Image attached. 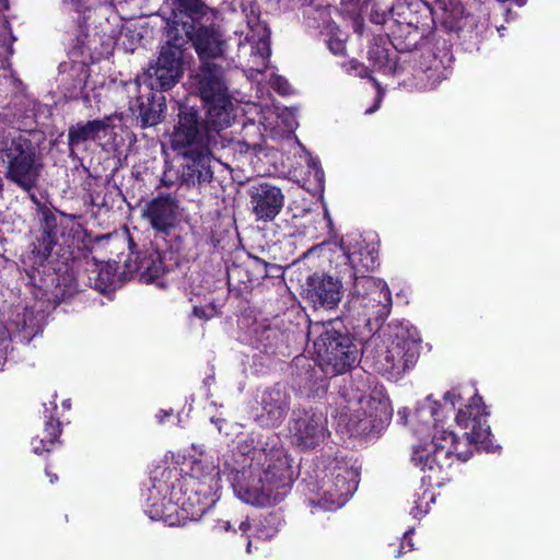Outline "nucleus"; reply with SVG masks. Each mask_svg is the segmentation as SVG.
Instances as JSON below:
<instances>
[{
    "mask_svg": "<svg viewBox=\"0 0 560 560\" xmlns=\"http://www.w3.org/2000/svg\"><path fill=\"white\" fill-rule=\"evenodd\" d=\"M439 402L428 397L410 413L407 408L398 410L402 424H410L415 431L422 432L433 428L434 433L430 443L413 448L412 462L423 471L436 472L447 468L453 463V456L465 462L471 456L470 446L482 443L490 433L487 423L488 412L482 398L475 394L470 402L460 408L456 415L457 425L464 430L463 439L454 432L438 428Z\"/></svg>",
    "mask_w": 560,
    "mask_h": 560,
    "instance_id": "nucleus-1",
    "label": "nucleus"
},
{
    "mask_svg": "<svg viewBox=\"0 0 560 560\" xmlns=\"http://www.w3.org/2000/svg\"><path fill=\"white\" fill-rule=\"evenodd\" d=\"M255 477L247 487L235 488V494L244 503L268 508L280 503L293 483L291 459L273 436L253 452Z\"/></svg>",
    "mask_w": 560,
    "mask_h": 560,
    "instance_id": "nucleus-2",
    "label": "nucleus"
},
{
    "mask_svg": "<svg viewBox=\"0 0 560 560\" xmlns=\"http://www.w3.org/2000/svg\"><path fill=\"white\" fill-rule=\"evenodd\" d=\"M0 161L7 179L23 190L37 187L44 164L36 145L23 135L0 139Z\"/></svg>",
    "mask_w": 560,
    "mask_h": 560,
    "instance_id": "nucleus-3",
    "label": "nucleus"
},
{
    "mask_svg": "<svg viewBox=\"0 0 560 560\" xmlns=\"http://www.w3.org/2000/svg\"><path fill=\"white\" fill-rule=\"evenodd\" d=\"M316 334L314 352L322 370L338 375L347 372L357 360V347L347 334L336 329L331 323L315 324L308 336Z\"/></svg>",
    "mask_w": 560,
    "mask_h": 560,
    "instance_id": "nucleus-4",
    "label": "nucleus"
},
{
    "mask_svg": "<svg viewBox=\"0 0 560 560\" xmlns=\"http://www.w3.org/2000/svg\"><path fill=\"white\" fill-rule=\"evenodd\" d=\"M364 353L377 373L389 381H397L416 364L419 342L408 331L401 330L387 345L377 347L373 353L365 348Z\"/></svg>",
    "mask_w": 560,
    "mask_h": 560,
    "instance_id": "nucleus-5",
    "label": "nucleus"
},
{
    "mask_svg": "<svg viewBox=\"0 0 560 560\" xmlns=\"http://www.w3.org/2000/svg\"><path fill=\"white\" fill-rule=\"evenodd\" d=\"M171 142L174 150H186L185 152L213 151L225 147L221 135L208 131L198 110L184 105L179 107L178 122L172 133Z\"/></svg>",
    "mask_w": 560,
    "mask_h": 560,
    "instance_id": "nucleus-6",
    "label": "nucleus"
},
{
    "mask_svg": "<svg viewBox=\"0 0 560 560\" xmlns=\"http://www.w3.org/2000/svg\"><path fill=\"white\" fill-rule=\"evenodd\" d=\"M346 409L342 417L347 420L348 431L353 435L380 431L392 416L387 400L365 395H355L349 399Z\"/></svg>",
    "mask_w": 560,
    "mask_h": 560,
    "instance_id": "nucleus-7",
    "label": "nucleus"
},
{
    "mask_svg": "<svg viewBox=\"0 0 560 560\" xmlns=\"http://www.w3.org/2000/svg\"><path fill=\"white\" fill-rule=\"evenodd\" d=\"M350 303L362 308L369 320L384 319L392 307V294L385 281L373 277H357L350 293Z\"/></svg>",
    "mask_w": 560,
    "mask_h": 560,
    "instance_id": "nucleus-8",
    "label": "nucleus"
},
{
    "mask_svg": "<svg viewBox=\"0 0 560 560\" xmlns=\"http://www.w3.org/2000/svg\"><path fill=\"white\" fill-rule=\"evenodd\" d=\"M328 470L329 475L323 481V499L319 504L324 509L336 510L343 506L358 489L360 472L342 460H334Z\"/></svg>",
    "mask_w": 560,
    "mask_h": 560,
    "instance_id": "nucleus-9",
    "label": "nucleus"
},
{
    "mask_svg": "<svg viewBox=\"0 0 560 560\" xmlns=\"http://www.w3.org/2000/svg\"><path fill=\"white\" fill-rule=\"evenodd\" d=\"M290 431L295 444L302 448H314L329 435L326 417L313 409L295 411Z\"/></svg>",
    "mask_w": 560,
    "mask_h": 560,
    "instance_id": "nucleus-10",
    "label": "nucleus"
},
{
    "mask_svg": "<svg viewBox=\"0 0 560 560\" xmlns=\"http://www.w3.org/2000/svg\"><path fill=\"white\" fill-rule=\"evenodd\" d=\"M184 31L201 62L223 57L226 42L219 25L202 21L184 23Z\"/></svg>",
    "mask_w": 560,
    "mask_h": 560,
    "instance_id": "nucleus-11",
    "label": "nucleus"
},
{
    "mask_svg": "<svg viewBox=\"0 0 560 560\" xmlns=\"http://www.w3.org/2000/svg\"><path fill=\"white\" fill-rule=\"evenodd\" d=\"M252 213L256 221L270 222L281 212L284 206V194L281 188L262 182L252 185L248 189Z\"/></svg>",
    "mask_w": 560,
    "mask_h": 560,
    "instance_id": "nucleus-12",
    "label": "nucleus"
},
{
    "mask_svg": "<svg viewBox=\"0 0 560 560\" xmlns=\"http://www.w3.org/2000/svg\"><path fill=\"white\" fill-rule=\"evenodd\" d=\"M142 218L156 234L167 236L179 222L177 200L171 195H159L145 203Z\"/></svg>",
    "mask_w": 560,
    "mask_h": 560,
    "instance_id": "nucleus-13",
    "label": "nucleus"
},
{
    "mask_svg": "<svg viewBox=\"0 0 560 560\" xmlns=\"http://www.w3.org/2000/svg\"><path fill=\"white\" fill-rule=\"evenodd\" d=\"M128 247L131 255L125 261L126 271L130 275H138L142 282L150 283L162 277L166 270L162 253L155 248H148L135 253L137 247L133 240L128 237Z\"/></svg>",
    "mask_w": 560,
    "mask_h": 560,
    "instance_id": "nucleus-14",
    "label": "nucleus"
},
{
    "mask_svg": "<svg viewBox=\"0 0 560 560\" xmlns=\"http://www.w3.org/2000/svg\"><path fill=\"white\" fill-rule=\"evenodd\" d=\"M307 299L315 305L331 310L342 296V283L338 277L328 273H313L306 279Z\"/></svg>",
    "mask_w": 560,
    "mask_h": 560,
    "instance_id": "nucleus-15",
    "label": "nucleus"
},
{
    "mask_svg": "<svg viewBox=\"0 0 560 560\" xmlns=\"http://www.w3.org/2000/svg\"><path fill=\"white\" fill-rule=\"evenodd\" d=\"M191 84L203 102L228 94L224 69L213 61L201 62Z\"/></svg>",
    "mask_w": 560,
    "mask_h": 560,
    "instance_id": "nucleus-16",
    "label": "nucleus"
},
{
    "mask_svg": "<svg viewBox=\"0 0 560 560\" xmlns=\"http://www.w3.org/2000/svg\"><path fill=\"white\" fill-rule=\"evenodd\" d=\"M113 117L106 116L102 119L89 120L86 122H78L68 129V145L72 152L74 148H79L89 141H97L108 136L114 126Z\"/></svg>",
    "mask_w": 560,
    "mask_h": 560,
    "instance_id": "nucleus-17",
    "label": "nucleus"
},
{
    "mask_svg": "<svg viewBox=\"0 0 560 560\" xmlns=\"http://www.w3.org/2000/svg\"><path fill=\"white\" fill-rule=\"evenodd\" d=\"M289 410V397L280 387L267 389L261 398V412L257 420L264 427H278Z\"/></svg>",
    "mask_w": 560,
    "mask_h": 560,
    "instance_id": "nucleus-18",
    "label": "nucleus"
},
{
    "mask_svg": "<svg viewBox=\"0 0 560 560\" xmlns=\"http://www.w3.org/2000/svg\"><path fill=\"white\" fill-rule=\"evenodd\" d=\"M212 151L199 150L183 152L188 159L183 171V180L188 186H201L211 183L213 171L210 165V155Z\"/></svg>",
    "mask_w": 560,
    "mask_h": 560,
    "instance_id": "nucleus-19",
    "label": "nucleus"
},
{
    "mask_svg": "<svg viewBox=\"0 0 560 560\" xmlns=\"http://www.w3.org/2000/svg\"><path fill=\"white\" fill-rule=\"evenodd\" d=\"M203 103L207 108L203 122L208 131L221 135L220 132L228 128L234 119V107L231 98L226 94Z\"/></svg>",
    "mask_w": 560,
    "mask_h": 560,
    "instance_id": "nucleus-20",
    "label": "nucleus"
},
{
    "mask_svg": "<svg viewBox=\"0 0 560 560\" xmlns=\"http://www.w3.org/2000/svg\"><path fill=\"white\" fill-rule=\"evenodd\" d=\"M130 109L138 112V118L143 128L156 126L163 118L165 104L162 98H156V95L150 91L147 95L139 96L135 103L130 104Z\"/></svg>",
    "mask_w": 560,
    "mask_h": 560,
    "instance_id": "nucleus-21",
    "label": "nucleus"
},
{
    "mask_svg": "<svg viewBox=\"0 0 560 560\" xmlns=\"http://www.w3.org/2000/svg\"><path fill=\"white\" fill-rule=\"evenodd\" d=\"M433 13L446 28L453 31L459 27L465 10L460 0H435Z\"/></svg>",
    "mask_w": 560,
    "mask_h": 560,
    "instance_id": "nucleus-22",
    "label": "nucleus"
},
{
    "mask_svg": "<svg viewBox=\"0 0 560 560\" xmlns=\"http://www.w3.org/2000/svg\"><path fill=\"white\" fill-rule=\"evenodd\" d=\"M174 11H178L190 19L191 23L205 20H215L217 12L202 0H172Z\"/></svg>",
    "mask_w": 560,
    "mask_h": 560,
    "instance_id": "nucleus-23",
    "label": "nucleus"
},
{
    "mask_svg": "<svg viewBox=\"0 0 560 560\" xmlns=\"http://www.w3.org/2000/svg\"><path fill=\"white\" fill-rule=\"evenodd\" d=\"M182 72L174 69L163 68L155 63L151 65L145 73L144 78L149 79L150 89L170 90L178 81Z\"/></svg>",
    "mask_w": 560,
    "mask_h": 560,
    "instance_id": "nucleus-24",
    "label": "nucleus"
},
{
    "mask_svg": "<svg viewBox=\"0 0 560 560\" xmlns=\"http://www.w3.org/2000/svg\"><path fill=\"white\" fill-rule=\"evenodd\" d=\"M349 260L353 269V277H368L365 272L373 271L377 266V254L373 248L362 247L349 254Z\"/></svg>",
    "mask_w": 560,
    "mask_h": 560,
    "instance_id": "nucleus-25",
    "label": "nucleus"
},
{
    "mask_svg": "<svg viewBox=\"0 0 560 560\" xmlns=\"http://www.w3.org/2000/svg\"><path fill=\"white\" fill-rule=\"evenodd\" d=\"M60 432V422L58 420L50 419L47 421L43 435L34 439L32 442L34 452L37 454L49 452L50 447L58 440Z\"/></svg>",
    "mask_w": 560,
    "mask_h": 560,
    "instance_id": "nucleus-26",
    "label": "nucleus"
},
{
    "mask_svg": "<svg viewBox=\"0 0 560 560\" xmlns=\"http://www.w3.org/2000/svg\"><path fill=\"white\" fill-rule=\"evenodd\" d=\"M444 69L441 61L433 60V63L422 70L418 75V85L424 90H431L438 86L444 80Z\"/></svg>",
    "mask_w": 560,
    "mask_h": 560,
    "instance_id": "nucleus-27",
    "label": "nucleus"
},
{
    "mask_svg": "<svg viewBox=\"0 0 560 560\" xmlns=\"http://www.w3.org/2000/svg\"><path fill=\"white\" fill-rule=\"evenodd\" d=\"M182 50L178 46L166 44L162 46L155 65L182 72Z\"/></svg>",
    "mask_w": 560,
    "mask_h": 560,
    "instance_id": "nucleus-28",
    "label": "nucleus"
},
{
    "mask_svg": "<svg viewBox=\"0 0 560 560\" xmlns=\"http://www.w3.org/2000/svg\"><path fill=\"white\" fill-rule=\"evenodd\" d=\"M57 237L40 233V236L33 243L32 256L35 264H43L51 254Z\"/></svg>",
    "mask_w": 560,
    "mask_h": 560,
    "instance_id": "nucleus-29",
    "label": "nucleus"
},
{
    "mask_svg": "<svg viewBox=\"0 0 560 560\" xmlns=\"http://www.w3.org/2000/svg\"><path fill=\"white\" fill-rule=\"evenodd\" d=\"M42 233L57 237V217L49 210L42 212Z\"/></svg>",
    "mask_w": 560,
    "mask_h": 560,
    "instance_id": "nucleus-30",
    "label": "nucleus"
},
{
    "mask_svg": "<svg viewBox=\"0 0 560 560\" xmlns=\"http://www.w3.org/2000/svg\"><path fill=\"white\" fill-rule=\"evenodd\" d=\"M347 71L349 73H354L359 78H369L371 79L375 85H378V82L371 75V71L368 67L357 60H350L347 63Z\"/></svg>",
    "mask_w": 560,
    "mask_h": 560,
    "instance_id": "nucleus-31",
    "label": "nucleus"
},
{
    "mask_svg": "<svg viewBox=\"0 0 560 560\" xmlns=\"http://www.w3.org/2000/svg\"><path fill=\"white\" fill-rule=\"evenodd\" d=\"M369 59L374 62L378 68H382L387 62V50L380 46H374L369 49Z\"/></svg>",
    "mask_w": 560,
    "mask_h": 560,
    "instance_id": "nucleus-32",
    "label": "nucleus"
},
{
    "mask_svg": "<svg viewBox=\"0 0 560 560\" xmlns=\"http://www.w3.org/2000/svg\"><path fill=\"white\" fill-rule=\"evenodd\" d=\"M265 523L267 525H264L265 529H260V533L267 538L273 536L281 525V521L276 514H269L265 518Z\"/></svg>",
    "mask_w": 560,
    "mask_h": 560,
    "instance_id": "nucleus-33",
    "label": "nucleus"
},
{
    "mask_svg": "<svg viewBox=\"0 0 560 560\" xmlns=\"http://www.w3.org/2000/svg\"><path fill=\"white\" fill-rule=\"evenodd\" d=\"M272 85L278 90V92L280 94H283V95H287L290 93V84L288 83V81L281 77H276L273 82H272Z\"/></svg>",
    "mask_w": 560,
    "mask_h": 560,
    "instance_id": "nucleus-34",
    "label": "nucleus"
},
{
    "mask_svg": "<svg viewBox=\"0 0 560 560\" xmlns=\"http://www.w3.org/2000/svg\"><path fill=\"white\" fill-rule=\"evenodd\" d=\"M443 399L454 407L457 402H459L463 399V397L457 388H453L444 394Z\"/></svg>",
    "mask_w": 560,
    "mask_h": 560,
    "instance_id": "nucleus-35",
    "label": "nucleus"
},
{
    "mask_svg": "<svg viewBox=\"0 0 560 560\" xmlns=\"http://www.w3.org/2000/svg\"><path fill=\"white\" fill-rule=\"evenodd\" d=\"M329 48L334 54H342L345 50V45L340 40H330Z\"/></svg>",
    "mask_w": 560,
    "mask_h": 560,
    "instance_id": "nucleus-36",
    "label": "nucleus"
},
{
    "mask_svg": "<svg viewBox=\"0 0 560 560\" xmlns=\"http://www.w3.org/2000/svg\"><path fill=\"white\" fill-rule=\"evenodd\" d=\"M192 314L196 317L201 318V319H208L209 318V316L206 314V311L203 310V307H200V306H194Z\"/></svg>",
    "mask_w": 560,
    "mask_h": 560,
    "instance_id": "nucleus-37",
    "label": "nucleus"
},
{
    "mask_svg": "<svg viewBox=\"0 0 560 560\" xmlns=\"http://www.w3.org/2000/svg\"><path fill=\"white\" fill-rule=\"evenodd\" d=\"M238 529L243 534H246L250 529V523L248 522V520H245V521L241 522V524L238 526Z\"/></svg>",
    "mask_w": 560,
    "mask_h": 560,
    "instance_id": "nucleus-38",
    "label": "nucleus"
},
{
    "mask_svg": "<svg viewBox=\"0 0 560 560\" xmlns=\"http://www.w3.org/2000/svg\"><path fill=\"white\" fill-rule=\"evenodd\" d=\"M405 544H407V545H408L409 550H411V549H412V544H411L410 539L408 538V533H406V534H405V536H404V539H402V541H401V548H404V547H405Z\"/></svg>",
    "mask_w": 560,
    "mask_h": 560,
    "instance_id": "nucleus-39",
    "label": "nucleus"
},
{
    "mask_svg": "<svg viewBox=\"0 0 560 560\" xmlns=\"http://www.w3.org/2000/svg\"><path fill=\"white\" fill-rule=\"evenodd\" d=\"M378 103L380 101L376 102V104L372 107H370L369 109L365 110V114H372L374 113L377 108H378Z\"/></svg>",
    "mask_w": 560,
    "mask_h": 560,
    "instance_id": "nucleus-40",
    "label": "nucleus"
},
{
    "mask_svg": "<svg viewBox=\"0 0 560 560\" xmlns=\"http://www.w3.org/2000/svg\"><path fill=\"white\" fill-rule=\"evenodd\" d=\"M264 49H265V54H262V56L268 57L270 55V49L266 44H264Z\"/></svg>",
    "mask_w": 560,
    "mask_h": 560,
    "instance_id": "nucleus-41",
    "label": "nucleus"
},
{
    "mask_svg": "<svg viewBox=\"0 0 560 560\" xmlns=\"http://www.w3.org/2000/svg\"><path fill=\"white\" fill-rule=\"evenodd\" d=\"M246 551H247L248 553H250V551H252V541H250V540H248V541H247V545H246Z\"/></svg>",
    "mask_w": 560,
    "mask_h": 560,
    "instance_id": "nucleus-42",
    "label": "nucleus"
},
{
    "mask_svg": "<svg viewBox=\"0 0 560 560\" xmlns=\"http://www.w3.org/2000/svg\"><path fill=\"white\" fill-rule=\"evenodd\" d=\"M223 528H224V530H229L231 528L230 522H224L223 523Z\"/></svg>",
    "mask_w": 560,
    "mask_h": 560,
    "instance_id": "nucleus-43",
    "label": "nucleus"
},
{
    "mask_svg": "<svg viewBox=\"0 0 560 560\" xmlns=\"http://www.w3.org/2000/svg\"><path fill=\"white\" fill-rule=\"evenodd\" d=\"M47 475L50 477V482H54L55 480H57L56 475H50L48 471H47Z\"/></svg>",
    "mask_w": 560,
    "mask_h": 560,
    "instance_id": "nucleus-44",
    "label": "nucleus"
},
{
    "mask_svg": "<svg viewBox=\"0 0 560 560\" xmlns=\"http://www.w3.org/2000/svg\"><path fill=\"white\" fill-rule=\"evenodd\" d=\"M256 261H257V264H259V265L264 266V268L266 269L267 264H266L265 261H262V260H260V259H258V258L256 259Z\"/></svg>",
    "mask_w": 560,
    "mask_h": 560,
    "instance_id": "nucleus-45",
    "label": "nucleus"
},
{
    "mask_svg": "<svg viewBox=\"0 0 560 560\" xmlns=\"http://www.w3.org/2000/svg\"><path fill=\"white\" fill-rule=\"evenodd\" d=\"M401 556V550H398L396 553H395V557L398 558Z\"/></svg>",
    "mask_w": 560,
    "mask_h": 560,
    "instance_id": "nucleus-46",
    "label": "nucleus"
},
{
    "mask_svg": "<svg viewBox=\"0 0 560 560\" xmlns=\"http://www.w3.org/2000/svg\"><path fill=\"white\" fill-rule=\"evenodd\" d=\"M2 186H3L2 178L0 177V192L2 191Z\"/></svg>",
    "mask_w": 560,
    "mask_h": 560,
    "instance_id": "nucleus-47",
    "label": "nucleus"
},
{
    "mask_svg": "<svg viewBox=\"0 0 560 560\" xmlns=\"http://www.w3.org/2000/svg\"><path fill=\"white\" fill-rule=\"evenodd\" d=\"M168 415H170V413L164 412V413H162V417H166V416H168Z\"/></svg>",
    "mask_w": 560,
    "mask_h": 560,
    "instance_id": "nucleus-48",
    "label": "nucleus"
},
{
    "mask_svg": "<svg viewBox=\"0 0 560 560\" xmlns=\"http://www.w3.org/2000/svg\"><path fill=\"white\" fill-rule=\"evenodd\" d=\"M168 415H170V413L164 412V413H162V417H166V416H168Z\"/></svg>",
    "mask_w": 560,
    "mask_h": 560,
    "instance_id": "nucleus-49",
    "label": "nucleus"
}]
</instances>
